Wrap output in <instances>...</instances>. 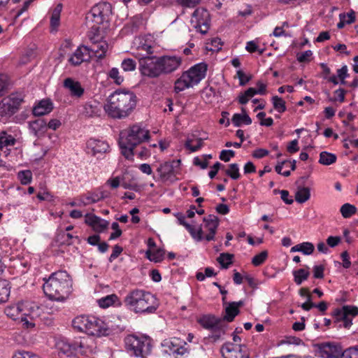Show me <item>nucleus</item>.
Returning a JSON list of instances; mask_svg holds the SVG:
<instances>
[{"label":"nucleus","mask_w":358,"mask_h":358,"mask_svg":"<svg viewBox=\"0 0 358 358\" xmlns=\"http://www.w3.org/2000/svg\"><path fill=\"white\" fill-rule=\"evenodd\" d=\"M136 105V96L132 92L116 90L108 96L104 110L111 117L122 119L129 116Z\"/></svg>","instance_id":"obj_1"},{"label":"nucleus","mask_w":358,"mask_h":358,"mask_svg":"<svg viewBox=\"0 0 358 358\" xmlns=\"http://www.w3.org/2000/svg\"><path fill=\"white\" fill-rule=\"evenodd\" d=\"M150 138V132L140 124H133L121 131L119 145L121 153L126 159L132 160L134 149Z\"/></svg>","instance_id":"obj_2"},{"label":"nucleus","mask_w":358,"mask_h":358,"mask_svg":"<svg viewBox=\"0 0 358 358\" xmlns=\"http://www.w3.org/2000/svg\"><path fill=\"white\" fill-rule=\"evenodd\" d=\"M71 281L69 275L64 271L55 272L45 280L43 289L45 294L55 301L64 300L71 292Z\"/></svg>","instance_id":"obj_3"},{"label":"nucleus","mask_w":358,"mask_h":358,"mask_svg":"<svg viewBox=\"0 0 358 358\" xmlns=\"http://www.w3.org/2000/svg\"><path fill=\"white\" fill-rule=\"evenodd\" d=\"M125 305L135 313H152L157 307L153 294L143 289H136L128 293L124 299Z\"/></svg>","instance_id":"obj_4"},{"label":"nucleus","mask_w":358,"mask_h":358,"mask_svg":"<svg viewBox=\"0 0 358 358\" xmlns=\"http://www.w3.org/2000/svg\"><path fill=\"white\" fill-rule=\"evenodd\" d=\"M38 307L31 302L12 304L5 308L6 315L13 320H20L29 329L35 326L34 317L38 315Z\"/></svg>","instance_id":"obj_5"},{"label":"nucleus","mask_w":358,"mask_h":358,"mask_svg":"<svg viewBox=\"0 0 358 358\" xmlns=\"http://www.w3.org/2000/svg\"><path fill=\"white\" fill-rule=\"evenodd\" d=\"M73 327L80 331L95 336H108L112 330L102 320L94 316L80 315L72 322Z\"/></svg>","instance_id":"obj_6"},{"label":"nucleus","mask_w":358,"mask_h":358,"mask_svg":"<svg viewBox=\"0 0 358 358\" xmlns=\"http://www.w3.org/2000/svg\"><path fill=\"white\" fill-rule=\"evenodd\" d=\"M111 12V5L109 3L101 2L93 6L90 12L87 14L86 24L90 29L87 36L90 40L93 39L91 34H95L99 32V25L108 20Z\"/></svg>","instance_id":"obj_7"},{"label":"nucleus","mask_w":358,"mask_h":358,"mask_svg":"<svg viewBox=\"0 0 358 358\" xmlns=\"http://www.w3.org/2000/svg\"><path fill=\"white\" fill-rule=\"evenodd\" d=\"M208 65L201 62L192 66L189 70L184 72L175 83V90L182 92L184 90L192 87L197 85L206 76Z\"/></svg>","instance_id":"obj_8"},{"label":"nucleus","mask_w":358,"mask_h":358,"mask_svg":"<svg viewBox=\"0 0 358 358\" xmlns=\"http://www.w3.org/2000/svg\"><path fill=\"white\" fill-rule=\"evenodd\" d=\"M125 346L127 350L131 355L146 358L152 351V339L148 336L129 335L125 338Z\"/></svg>","instance_id":"obj_9"},{"label":"nucleus","mask_w":358,"mask_h":358,"mask_svg":"<svg viewBox=\"0 0 358 358\" xmlns=\"http://www.w3.org/2000/svg\"><path fill=\"white\" fill-rule=\"evenodd\" d=\"M22 98L17 94H10L0 101V122H6L20 108Z\"/></svg>","instance_id":"obj_10"},{"label":"nucleus","mask_w":358,"mask_h":358,"mask_svg":"<svg viewBox=\"0 0 358 358\" xmlns=\"http://www.w3.org/2000/svg\"><path fill=\"white\" fill-rule=\"evenodd\" d=\"M141 73L150 78H158L162 75L159 57H145L139 59Z\"/></svg>","instance_id":"obj_11"},{"label":"nucleus","mask_w":358,"mask_h":358,"mask_svg":"<svg viewBox=\"0 0 358 358\" xmlns=\"http://www.w3.org/2000/svg\"><path fill=\"white\" fill-rule=\"evenodd\" d=\"M191 24L201 34H205L208 32L210 27V14L203 8H196L192 13Z\"/></svg>","instance_id":"obj_12"},{"label":"nucleus","mask_w":358,"mask_h":358,"mask_svg":"<svg viewBox=\"0 0 358 358\" xmlns=\"http://www.w3.org/2000/svg\"><path fill=\"white\" fill-rule=\"evenodd\" d=\"M187 345V344L184 340L176 337L165 339L162 343V346L164 348L166 353L176 357L189 353V349Z\"/></svg>","instance_id":"obj_13"},{"label":"nucleus","mask_w":358,"mask_h":358,"mask_svg":"<svg viewBox=\"0 0 358 358\" xmlns=\"http://www.w3.org/2000/svg\"><path fill=\"white\" fill-rule=\"evenodd\" d=\"M180 161L165 162L160 164L157 169L159 174L158 180L164 182L171 184L178 180L176 174L178 171L174 168L175 164H178Z\"/></svg>","instance_id":"obj_14"},{"label":"nucleus","mask_w":358,"mask_h":358,"mask_svg":"<svg viewBox=\"0 0 358 358\" xmlns=\"http://www.w3.org/2000/svg\"><path fill=\"white\" fill-rule=\"evenodd\" d=\"M221 352L224 358H249L245 346L231 343L224 344L221 348Z\"/></svg>","instance_id":"obj_15"},{"label":"nucleus","mask_w":358,"mask_h":358,"mask_svg":"<svg viewBox=\"0 0 358 358\" xmlns=\"http://www.w3.org/2000/svg\"><path fill=\"white\" fill-rule=\"evenodd\" d=\"M152 41L145 36H138L134 41V48L136 52L134 53L136 57L140 58L149 57L148 55L152 53Z\"/></svg>","instance_id":"obj_16"},{"label":"nucleus","mask_w":358,"mask_h":358,"mask_svg":"<svg viewBox=\"0 0 358 358\" xmlns=\"http://www.w3.org/2000/svg\"><path fill=\"white\" fill-rule=\"evenodd\" d=\"M317 354L322 358H338L341 355V349L331 343H323L315 345Z\"/></svg>","instance_id":"obj_17"},{"label":"nucleus","mask_w":358,"mask_h":358,"mask_svg":"<svg viewBox=\"0 0 358 358\" xmlns=\"http://www.w3.org/2000/svg\"><path fill=\"white\" fill-rule=\"evenodd\" d=\"M162 75L172 73L177 70L181 64L182 60L177 56L159 57Z\"/></svg>","instance_id":"obj_18"},{"label":"nucleus","mask_w":358,"mask_h":358,"mask_svg":"<svg viewBox=\"0 0 358 358\" xmlns=\"http://www.w3.org/2000/svg\"><path fill=\"white\" fill-rule=\"evenodd\" d=\"M91 57L90 48L85 45H80L69 57V62L73 66H78L83 62L88 61Z\"/></svg>","instance_id":"obj_19"},{"label":"nucleus","mask_w":358,"mask_h":358,"mask_svg":"<svg viewBox=\"0 0 358 358\" xmlns=\"http://www.w3.org/2000/svg\"><path fill=\"white\" fill-rule=\"evenodd\" d=\"M75 345L78 348L77 353L87 355L93 353L96 349L94 339L91 337L80 338L75 341Z\"/></svg>","instance_id":"obj_20"},{"label":"nucleus","mask_w":358,"mask_h":358,"mask_svg":"<svg viewBox=\"0 0 358 358\" xmlns=\"http://www.w3.org/2000/svg\"><path fill=\"white\" fill-rule=\"evenodd\" d=\"M97 34L98 33H95V34L94 33L91 34V36L93 38V39L91 40L92 41V45L89 48L90 50V54L92 53L94 57L101 59L106 56V53L108 49V45L105 41H95L94 38Z\"/></svg>","instance_id":"obj_21"},{"label":"nucleus","mask_w":358,"mask_h":358,"mask_svg":"<svg viewBox=\"0 0 358 358\" xmlns=\"http://www.w3.org/2000/svg\"><path fill=\"white\" fill-rule=\"evenodd\" d=\"M85 223L93 228L96 232H102L107 229L109 223L108 221L93 215L87 214L85 215Z\"/></svg>","instance_id":"obj_22"},{"label":"nucleus","mask_w":358,"mask_h":358,"mask_svg":"<svg viewBox=\"0 0 358 358\" xmlns=\"http://www.w3.org/2000/svg\"><path fill=\"white\" fill-rule=\"evenodd\" d=\"M64 87L67 89L71 96L80 98L85 92L80 82L71 78H67L64 80Z\"/></svg>","instance_id":"obj_23"},{"label":"nucleus","mask_w":358,"mask_h":358,"mask_svg":"<svg viewBox=\"0 0 358 358\" xmlns=\"http://www.w3.org/2000/svg\"><path fill=\"white\" fill-rule=\"evenodd\" d=\"M205 222V228L208 231V234L206 236L205 238L208 241L214 239L215 234L219 225V220L215 215H209L208 217L203 218Z\"/></svg>","instance_id":"obj_24"},{"label":"nucleus","mask_w":358,"mask_h":358,"mask_svg":"<svg viewBox=\"0 0 358 358\" xmlns=\"http://www.w3.org/2000/svg\"><path fill=\"white\" fill-rule=\"evenodd\" d=\"M57 349L60 354L69 358H77L76 354L78 348L75 345V341L69 342L66 341H60L57 344Z\"/></svg>","instance_id":"obj_25"},{"label":"nucleus","mask_w":358,"mask_h":358,"mask_svg":"<svg viewBox=\"0 0 358 358\" xmlns=\"http://www.w3.org/2000/svg\"><path fill=\"white\" fill-rule=\"evenodd\" d=\"M87 148L91 150L93 155L105 153L109 148L108 144L103 141L91 138L87 141Z\"/></svg>","instance_id":"obj_26"},{"label":"nucleus","mask_w":358,"mask_h":358,"mask_svg":"<svg viewBox=\"0 0 358 358\" xmlns=\"http://www.w3.org/2000/svg\"><path fill=\"white\" fill-rule=\"evenodd\" d=\"M243 305L242 301L238 302H231L225 308L226 315L223 320L229 322H232L234 317L239 313V308Z\"/></svg>","instance_id":"obj_27"},{"label":"nucleus","mask_w":358,"mask_h":358,"mask_svg":"<svg viewBox=\"0 0 358 358\" xmlns=\"http://www.w3.org/2000/svg\"><path fill=\"white\" fill-rule=\"evenodd\" d=\"M106 196L107 195L102 191L98 192H88L85 195L80 196V201L83 203V205L87 206L96 203Z\"/></svg>","instance_id":"obj_28"},{"label":"nucleus","mask_w":358,"mask_h":358,"mask_svg":"<svg viewBox=\"0 0 358 358\" xmlns=\"http://www.w3.org/2000/svg\"><path fill=\"white\" fill-rule=\"evenodd\" d=\"M52 108V103L48 99H43L34 107L33 114L35 116L45 115L50 113Z\"/></svg>","instance_id":"obj_29"},{"label":"nucleus","mask_w":358,"mask_h":358,"mask_svg":"<svg viewBox=\"0 0 358 358\" xmlns=\"http://www.w3.org/2000/svg\"><path fill=\"white\" fill-rule=\"evenodd\" d=\"M222 320L212 315H203L198 320V322L204 328L211 330L215 328Z\"/></svg>","instance_id":"obj_30"},{"label":"nucleus","mask_w":358,"mask_h":358,"mask_svg":"<svg viewBox=\"0 0 358 358\" xmlns=\"http://www.w3.org/2000/svg\"><path fill=\"white\" fill-rule=\"evenodd\" d=\"M100 112L99 104L95 101H90L83 106L82 113L87 117H93L99 115Z\"/></svg>","instance_id":"obj_31"},{"label":"nucleus","mask_w":358,"mask_h":358,"mask_svg":"<svg viewBox=\"0 0 358 358\" xmlns=\"http://www.w3.org/2000/svg\"><path fill=\"white\" fill-rule=\"evenodd\" d=\"M242 114L235 113L232 117L231 122L235 127H241L243 124L250 125L252 123V119L243 108H242Z\"/></svg>","instance_id":"obj_32"},{"label":"nucleus","mask_w":358,"mask_h":358,"mask_svg":"<svg viewBox=\"0 0 358 358\" xmlns=\"http://www.w3.org/2000/svg\"><path fill=\"white\" fill-rule=\"evenodd\" d=\"M295 200L299 203H303L310 197V189L307 187H298L295 192Z\"/></svg>","instance_id":"obj_33"},{"label":"nucleus","mask_w":358,"mask_h":358,"mask_svg":"<svg viewBox=\"0 0 358 358\" xmlns=\"http://www.w3.org/2000/svg\"><path fill=\"white\" fill-rule=\"evenodd\" d=\"M227 325H225L222 320L215 328H213L211 331V335L210 338H211L213 341H217L222 338V337L226 333Z\"/></svg>","instance_id":"obj_34"},{"label":"nucleus","mask_w":358,"mask_h":358,"mask_svg":"<svg viewBox=\"0 0 358 358\" xmlns=\"http://www.w3.org/2000/svg\"><path fill=\"white\" fill-rule=\"evenodd\" d=\"M10 292V287L8 281L0 278V303H5L8 301Z\"/></svg>","instance_id":"obj_35"},{"label":"nucleus","mask_w":358,"mask_h":358,"mask_svg":"<svg viewBox=\"0 0 358 358\" xmlns=\"http://www.w3.org/2000/svg\"><path fill=\"white\" fill-rule=\"evenodd\" d=\"M47 128V123L43 119H37L29 122V129L32 131L35 136L39 132L45 131Z\"/></svg>","instance_id":"obj_36"},{"label":"nucleus","mask_w":358,"mask_h":358,"mask_svg":"<svg viewBox=\"0 0 358 358\" xmlns=\"http://www.w3.org/2000/svg\"><path fill=\"white\" fill-rule=\"evenodd\" d=\"M294 280L296 285H301L304 280H306L309 275V267L306 268H300L293 271Z\"/></svg>","instance_id":"obj_37"},{"label":"nucleus","mask_w":358,"mask_h":358,"mask_svg":"<svg viewBox=\"0 0 358 358\" xmlns=\"http://www.w3.org/2000/svg\"><path fill=\"white\" fill-rule=\"evenodd\" d=\"M62 9V4H58L52 12L50 17V26L52 29H57L59 25Z\"/></svg>","instance_id":"obj_38"},{"label":"nucleus","mask_w":358,"mask_h":358,"mask_svg":"<svg viewBox=\"0 0 358 358\" xmlns=\"http://www.w3.org/2000/svg\"><path fill=\"white\" fill-rule=\"evenodd\" d=\"M336 159V155L324 151L320 154L319 162L321 164L329 166L335 163Z\"/></svg>","instance_id":"obj_39"},{"label":"nucleus","mask_w":358,"mask_h":358,"mask_svg":"<svg viewBox=\"0 0 358 358\" xmlns=\"http://www.w3.org/2000/svg\"><path fill=\"white\" fill-rule=\"evenodd\" d=\"M16 142L15 138L10 134L6 131H2L0 134V147L2 149L3 146L14 145Z\"/></svg>","instance_id":"obj_40"},{"label":"nucleus","mask_w":358,"mask_h":358,"mask_svg":"<svg viewBox=\"0 0 358 358\" xmlns=\"http://www.w3.org/2000/svg\"><path fill=\"white\" fill-rule=\"evenodd\" d=\"M164 253L165 252L162 249H157L153 252L148 250L146 252V256L150 261L157 263L163 260Z\"/></svg>","instance_id":"obj_41"},{"label":"nucleus","mask_w":358,"mask_h":358,"mask_svg":"<svg viewBox=\"0 0 358 358\" xmlns=\"http://www.w3.org/2000/svg\"><path fill=\"white\" fill-rule=\"evenodd\" d=\"M337 315L340 317L345 316H356L358 315V308L350 306H345L342 310H337Z\"/></svg>","instance_id":"obj_42"},{"label":"nucleus","mask_w":358,"mask_h":358,"mask_svg":"<svg viewBox=\"0 0 358 358\" xmlns=\"http://www.w3.org/2000/svg\"><path fill=\"white\" fill-rule=\"evenodd\" d=\"M234 255L229 253H222L217 257V261L223 268H227L232 264Z\"/></svg>","instance_id":"obj_43"},{"label":"nucleus","mask_w":358,"mask_h":358,"mask_svg":"<svg viewBox=\"0 0 358 358\" xmlns=\"http://www.w3.org/2000/svg\"><path fill=\"white\" fill-rule=\"evenodd\" d=\"M117 300V296L115 294H110L99 299L97 302L100 307L106 308L113 305Z\"/></svg>","instance_id":"obj_44"},{"label":"nucleus","mask_w":358,"mask_h":358,"mask_svg":"<svg viewBox=\"0 0 358 358\" xmlns=\"http://www.w3.org/2000/svg\"><path fill=\"white\" fill-rule=\"evenodd\" d=\"M185 145L191 152L197 151L203 146V139L202 138H196L195 140L187 139L185 142Z\"/></svg>","instance_id":"obj_45"},{"label":"nucleus","mask_w":358,"mask_h":358,"mask_svg":"<svg viewBox=\"0 0 358 358\" xmlns=\"http://www.w3.org/2000/svg\"><path fill=\"white\" fill-rule=\"evenodd\" d=\"M255 94L256 92H255V88H248L244 93H242L238 96V100L239 103L242 105L246 104L250 99L253 97Z\"/></svg>","instance_id":"obj_46"},{"label":"nucleus","mask_w":358,"mask_h":358,"mask_svg":"<svg viewBox=\"0 0 358 358\" xmlns=\"http://www.w3.org/2000/svg\"><path fill=\"white\" fill-rule=\"evenodd\" d=\"M340 211L343 217L348 218L356 213L357 208L352 204L345 203L341 206Z\"/></svg>","instance_id":"obj_47"},{"label":"nucleus","mask_w":358,"mask_h":358,"mask_svg":"<svg viewBox=\"0 0 358 358\" xmlns=\"http://www.w3.org/2000/svg\"><path fill=\"white\" fill-rule=\"evenodd\" d=\"M272 102L274 108L279 113H283L286 110L285 101L278 96L272 97Z\"/></svg>","instance_id":"obj_48"},{"label":"nucleus","mask_w":358,"mask_h":358,"mask_svg":"<svg viewBox=\"0 0 358 358\" xmlns=\"http://www.w3.org/2000/svg\"><path fill=\"white\" fill-rule=\"evenodd\" d=\"M225 173L233 180H238L241 176L238 165L235 163L229 164V169L226 170Z\"/></svg>","instance_id":"obj_49"},{"label":"nucleus","mask_w":358,"mask_h":358,"mask_svg":"<svg viewBox=\"0 0 358 358\" xmlns=\"http://www.w3.org/2000/svg\"><path fill=\"white\" fill-rule=\"evenodd\" d=\"M187 230L189 232L192 237L196 241L203 240V231L201 227H199L197 230L195 229L194 226L189 224L187 225Z\"/></svg>","instance_id":"obj_50"},{"label":"nucleus","mask_w":358,"mask_h":358,"mask_svg":"<svg viewBox=\"0 0 358 358\" xmlns=\"http://www.w3.org/2000/svg\"><path fill=\"white\" fill-rule=\"evenodd\" d=\"M268 257V252L266 250H264L260 253L255 255L252 259V263L254 266H258L262 264Z\"/></svg>","instance_id":"obj_51"},{"label":"nucleus","mask_w":358,"mask_h":358,"mask_svg":"<svg viewBox=\"0 0 358 358\" xmlns=\"http://www.w3.org/2000/svg\"><path fill=\"white\" fill-rule=\"evenodd\" d=\"M32 178L31 172L29 170L22 171L18 173V178L22 185H27L31 182Z\"/></svg>","instance_id":"obj_52"},{"label":"nucleus","mask_w":358,"mask_h":358,"mask_svg":"<svg viewBox=\"0 0 358 358\" xmlns=\"http://www.w3.org/2000/svg\"><path fill=\"white\" fill-rule=\"evenodd\" d=\"M121 66L124 71H132L135 70L136 64L132 59H125L122 62Z\"/></svg>","instance_id":"obj_53"},{"label":"nucleus","mask_w":358,"mask_h":358,"mask_svg":"<svg viewBox=\"0 0 358 358\" xmlns=\"http://www.w3.org/2000/svg\"><path fill=\"white\" fill-rule=\"evenodd\" d=\"M108 75L109 77L117 85H120L124 80L123 76L120 75L119 70L117 68L111 69Z\"/></svg>","instance_id":"obj_54"},{"label":"nucleus","mask_w":358,"mask_h":358,"mask_svg":"<svg viewBox=\"0 0 358 358\" xmlns=\"http://www.w3.org/2000/svg\"><path fill=\"white\" fill-rule=\"evenodd\" d=\"M343 358H358V348L356 347L349 348L341 352Z\"/></svg>","instance_id":"obj_55"},{"label":"nucleus","mask_w":358,"mask_h":358,"mask_svg":"<svg viewBox=\"0 0 358 358\" xmlns=\"http://www.w3.org/2000/svg\"><path fill=\"white\" fill-rule=\"evenodd\" d=\"M339 19L343 20L346 24H352L355 21V13L352 10L348 13H341Z\"/></svg>","instance_id":"obj_56"},{"label":"nucleus","mask_w":358,"mask_h":358,"mask_svg":"<svg viewBox=\"0 0 358 358\" xmlns=\"http://www.w3.org/2000/svg\"><path fill=\"white\" fill-rule=\"evenodd\" d=\"M301 252L306 255H311L315 250L313 244L310 242H303L301 243Z\"/></svg>","instance_id":"obj_57"},{"label":"nucleus","mask_w":358,"mask_h":358,"mask_svg":"<svg viewBox=\"0 0 358 358\" xmlns=\"http://www.w3.org/2000/svg\"><path fill=\"white\" fill-rule=\"evenodd\" d=\"M235 155V152L231 150H223L221 151L220 155V159L222 161L227 162L230 161L231 157H234Z\"/></svg>","instance_id":"obj_58"},{"label":"nucleus","mask_w":358,"mask_h":358,"mask_svg":"<svg viewBox=\"0 0 358 358\" xmlns=\"http://www.w3.org/2000/svg\"><path fill=\"white\" fill-rule=\"evenodd\" d=\"M8 86V78L6 75H0V96L7 90Z\"/></svg>","instance_id":"obj_59"},{"label":"nucleus","mask_w":358,"mask_h":358,"mask_svg":"<svg viewBox=\"0 0 358 358\" xmlns=\"http://www.w3.org/2000/svg\"><path fill=\"white\" fill-rule=\"evenodd\" d=\"M336 320H337L338 322H342V325L345 328H349L350 327H351V325L352 324V317H349V316L345 315V317H340L336 314ZM341 324H339V327H341Z\"/></svg>","instance_id":"obj_60"},{"label":"nucleus","mask_w":358,"mask_h":358,"mask_svg":"<svg viewBox=\"0 0 358 358\" xmlns=\"http://www.w3.org/2000/svg\"><path fill=\"white\" fill-rule=\"evenodd\" d=\"M345 91L343 89H338L334 92V97L330 99L331 101H338L341 103H343L345 101Z\"/></svg>","instance_id":"obj_61"},{"label":"nucleus","mask_w":358,"mask_h":358,"mask_svg":"<svg viewBox=\"0 0 358 358\" xmlns=\"http://www.w3.org/2000/svg\"><path fill=\"white\" fill-rule=\"evenodd\" d=\"M111 228L114 230L115 232L111 233L109 239L114 240L122 235V230L120 229L119 224L117 222H113L111 225Z\"/></svg>","instance_id":"obj_62"},{"label":"nucleus","mask_w":358,"mask_h":358,"mask_svg":"<svg viewBox=\"0 0 358 358\" xmlns=\"http://www.w3.org/2000/svg\"><path fill=\"white\" fill-rule=\"evenodd\" d=\"M236 75L239 79V84L241 86L245 85L250 80V77L247 76L242 70L237 71Z\"/></svg>","instance_id":"obj_63"},{"label":"nucleus","mask_w":358,"mask_h":358,"mask_svg":"<svg viewBox=\"0 0 358 358\" xmlns=\"http://www.w3.org/2000/svg\"><path fill=\"white\" fill-rule=\"evenodd\" d=\"M12 358H40L36 355H31L28 352H19L15 353Z\"/></svg>","instance_id":"obj_64"}]
</instances>
